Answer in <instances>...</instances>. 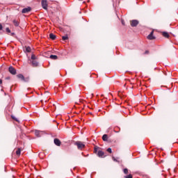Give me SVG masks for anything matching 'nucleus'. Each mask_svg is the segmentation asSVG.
I'll use <instances>...</instances> for the list:
<instances>
[{
  "label": "nucleus",
  "instance_id": "nucleus-6",
  "mask_svg": "<svg viewBox=\"0 0 178 178\" xmlns=\"http://www.w3.org/2000/svg\"><path fill=\"white\" fill-rule=\"evenodd\" d=\"M54 143L55 145H57V147H60V145L62 144L60 140L58 138H54Z\"/></svg>",
  "mask_w": 178,
  "mask_h": 178
},
{
  "label": "nucleus",
  "instance_id": "nucleus-17",
  "mask_svg": "<svg viewBox=\"0 0 178 178\" xmlns=\"http://www.w3.org/2000/svg\"><path fill=\"white\" fill-rule=\"evenodd\" d=\"M163 37H165V38H169L170 37L169 33H168V32H163Z\"/></svg>",
  "mask_w": 178,
  "mask_h": 178
},
{
  "label": "nucleus",
  "instance_id": "nucleus-30",
  "mask_svg": "<svg viewBox=\"0 0 178 178\" xmlns=\"http://www.w3.org/2000/svg\"><path fill=\"white\" fill-rule=\"evenodd\" d=\"M6 80H10V77L7 76V77L6 78Z\"/></svg>",
  "mask_w": 178,
  "mask_h": 178
},
{
  "label": "nucleus",
  "instance_id": "nucleus-35",
  "mask_svg": "<svg viewBox=\"0 0 178 178\" xmlns=\"http://www.w3.org/2000/svg\"><path fill=\"white\" fill-rule=\"evenodd\" d=\"M115 133H119V131H115Z\"/></svg>",
  "mask_w": 178,
  "mask_h": 178
},
{
  "label": "nucleus",
  "instance_id": "nucleus-33",
  "mask_svg": "<svg viewBox=\"0 0 178 178\" xmlns=\"http://www.w3.org/2000/svg\"><path fill=\"white\" fill-rule=\"evenodd\" d=\"M2 84V79H0V86Z\"/></svg>",
  "mask_w": 178,
  "mask_h": 178
},
{
  "label": "nucleus",
  "instance_id": "nucleus-20",
  "mask_svg": "<svg viewBox=\"0 0 178 178\" xmlns=\"http://www.w3.org/2000/svg\"><path fill=\"white\" fill-rule=\"evenodd\" d=\"M21 152H22V150L20 149V148H18L16 151V154L20 155Z\"/></svg>",
  "mask_w": 178,
  "mask_h": 178
},
{
  "label": "nucleus",
  "instance_id": "nucleus-32",
  "mask_svg": "<svg viewBox=\"0 0 178 178\" xmlns=\"http://www.w3.org/2000/svg\"><path fill=\"white\" fill-rule=\"evenodd\" d=\"M82 154V155H83V156H88V154H87L86 156V155H84V153H81Z\"/></svg>",
  "mask_w": 178,
  "mask_h": 178
},
{
  "label": "nucleus",
  "instance_id": "nucleus-23",
  "mask_svg": "<svg viewBox=\"0 0 178 178\" xmlns=\"http://www.w3.org/2000/svg\"><path fill=\"white\" fill-rule=\"evenodd\" d=\"M30 79L29 78H24V79L22 80V81H24L25 83L29 82Z\"/></svg>",
  "mask_w": 178,
  "mask_h": 178
},
{
  "label": "nucleus",
  "instance_id": "nucleus-11",
  "mask_svg": "<svg viewBox=\"0 0 178 178\" xmlns=\"http://www.w3.org/2000/svg\"><path fill=\"white\" fill-rule=\"evenodd\" d=\"M42 133V131H41L35 130V136H36V137H41V134Z\"/></svg>",
  "mask_w": 178,
  "mask_h": 178
},
{
  "label": "nucleus",
  "instance_id": "nucleus-5",
  "mask_svg": "<svg viewBox=\"0 0 178 178\" xmlns=\"http://www.w3.org/2000/svg\"><path fill=\"white\" fill-rule=\"evenodd\" d=\"M8 71L13 75L16 74V69H15V67H13L12 66L9 67Z\"/></svg>",
  "mask_w": 178,
  "mask_h": 178
},
{
  "label": "nucleus",
  "instance_id": "nucleus-9",
  "mask_svg": "<svg viewBox=\"0 0 178 178\" xmlns=\"http://www.w3.org/2000/svg\"><path fill=\"white\" fill-rule=\"evenodd\" d=\"M13 23L15 27H19V24H20V23L19 22V20L17 19L13 20Z\"/></svg>",
  "mask_w": 178,
  "mask_h": 178
},
{
  "label": "nucleus",
  "instance_id": "nucleus-26",
  "mask_svg": "<svg viewBox=\"0 0 178 178\" xmlns=\"http://www.w3.org/2000/svg\"><path fill=\"white\" fill-rule=\"evenodd\" d=\"M112 159H113V161H114V162H118L119 163V161H118V159L115 158V156H113Z\"/></svg>",
  "mask_w": 178,
  "mask_h": 178
},
{
  "label": "nucleus",
  "instance_id": "nucleus-31",
  "mask_svg": "<svg viewBox=\"0 0 178 178\" xmlns=\"http://www.w3.org/2000/svg\"><path fill=\"white\" fill-rule=\"evenodd\" d=\"M10 35H12L13 37L15 36V33H11Z\"/></svg>",
  "mask_w": 178,
  "mask_h": 178
},
{
  "label": "nucleus",
  "instance_id": "nucleus-22",
  "mask_svg": "<svg viewBox=\"0 0 178 178\" xmlns=\"http://www.w3.org/2000/svg\"><path fill=\"white\" fill-rule=\"evenodd\" d=\"M124 178H133V175L131 174H129L128 175L124 176Z\"/></svg>",
  "mask_w": 178,
  "mask_h": 178
},
{
  "label": "nucleus",
  "instance_id": "nucleus-16",
  "mask_svg": "<svg viewBox=\"0 0 178 178\" xmlns=\"http://www.w3.org/2000/svg\"><path fill=\"white\" fill-rule=\"evenodd\" d=\"M102 140L103 141H108V135L107 134L103 135Z\"/></svg>",
  "mask_w": 178,
  "mask_h": 178
},
{
  "label": "nucleus",
  "instance_id": "nucleus-10",
  "mask_svg": "<svg viewBox=\"0 0 178 178\" xmlns=\"http://www.w3.org/2000/svg\"><path fill=\"white\" fill-rule=\"evenodd\" d=\"M104 152H102V150H99L98 152H97V156L99 157V158H102L103 157V156L104 155Z\"/></svg>",
  "mask_w": 178,
  "mask_h": 178
},
{
  "label": "nucleus",
  "instance_id": "nucleus-13",
  "mask_svg": "<svg viewBox=\"0 0 178 178\" xmlns=\"http://www.w3.org/2000/svg\"><path fill=\"white\" fill-rule=\"evenodd\" d=\"M17 77L18 79H20V80H22V81H23V80H24V76H23V74H17Z\"/></svg>",
  "mask_w": 178,
  "mask_h": 178
},
{
  "label": "nucleus",
  "instance_id": "nucleus-3",
  "mask_svg": "<svg viewBox=\"0 0 178 178\" xmlns=\"http://www.w3.org/2000/svg\"><path fill=\"white\" fill-rule=\"evenodd\" d=\"M29 65H31L33 67H38V63L35 60H32L31 61H29Z\"/></svg>",
  "mask_w": 178,
  "mask_h": 178
},
{
  "label": "nucleus",
  "instance_id": "nucleus-8",
  "mask_svg": "<svg viewBox=\"0 0 178 178\" xmlns=\"http://www.w3.org/2000/svg\"><path fill=\"white\" fill-rule=\"evenodd\" d=\"M148 40H155V37L154 36V31H152L149 35L147 36Z\"/></svg>",
  "mask_w": 178,
  "mask_h": 178
},
{
  "label": "nucleus",
  "instance_id": "nucleus-24",
  "mask_svg": "<svg viewBox=\"0 0 178 178\" xmlns=\"http://www.w3.org/2000/svg\"><path fill=\"white\" fill-rule=\"evenodd\" d=\"M107 152H109V154H112V149L111 147H108L107 149Z\"/></svg>",
  "mask_w": 178,
  "mask_h": 178
},
{
  "label": "nucleus",
  "instance_id": "nucleus-19",
  "mask_svg": "<svg viewBox=\"0 0 178 178\" xmlns=\"http://www.w3.org/2000/svg\"><path fill=\"white\" fill-rule=\"evenodd\" d=\"M26 52H31V47H26Z\"/></svg>",
  "mask_w": 178,
  "mask_h": 178
},
{
  "label": "nucleus",
  "instance_id": "nucleus-28",
  "mask_svg": "<svg viewBox=\"0 0 178 178\" xmlns=\"http://www.w3.org/2000/svg\"><path fill=\"white\" fill-rule=\"evenodd\" d=\"M11 118H12V119H13L14 120H16V122H17V119L16 118H15V116L12 115Z\"/></svg>",
  "mask_w": 178,
  "mask_h": 178
},
{
  "label": "nucleus",
  "instance_id": "nucleus-21",
  "mask_svg": "<svg viewBox=\"0 0 178 178\" xmlns=\"http://www.w3.org/2000/svg\"><path fill=\"white\" fill-rule=\"evenodd\" d=\"M123 172H124V175H127L129 173V170L127 168H124L123 170Z\"/></svg>",
  "mask_w": 178,
  "mask_h": 178
},
{
  "label": "nucleus",
  "instance_id": "nucleus-15",
  "mask_svg": "<svg viewBox=\"0 0 178 178\" xmlns=\"http://www.w3.org/2000/svg\"><path fill=\"white\" fill-rule=\"evenodd\" d=\"M50 59H53V60H56V59H58V56H56V55H51L50 56Z\"/></svg>",
  "mask_w": 178,
  "mask_h": 178
},
{
  "label": "nucleus",
  "instance_id": "nucleus-4",
  "mask_svg": "<svg viewBox=\"0 0 178 178\" xmlns=\"http://www.w3.org/2000/svg\"><path fill=\"white\" fill-rule=\"evenodd\" d=\"M138 25V20L137 19H134L131 22V27H137Z\"/></svg>",
  "mask_w": 178,
  "mask_h": 178
},
{
  "label": "nucleus",
  "instance_id": "nucleus-18",
  "mask_svg": "<svg viewBox=\"0 0 178 178\" xmlns=\"http://www.w3.org/2000/svg\"><path fill=\"white\" fill-rule=\"evenodd\" d=\"M62 40L63 41H66L67 40H69V36H67V35H65L62 37Z\"/></svg>",
  "mask_w": 178,
  "mask_h": 178
},
{
  "label": "nucleus",
  "instance_id": "nucleus-25",
  "mask_svg": "<svg viewBox=\"0 0 178 178\" xmlns=\"http://www.w3.org/2000/svg\"><path fill=\"white\" fill-rule=\"evenodd\" d=\"M6 33H8V34H10V29L9 28H6Z\"/></svg>",
  "mask_w": 178,
  "mask_h": 178
},
{
  "label": "nucleus",
  "instance_id": "nucleus-27",
  "mask_svg": "<svg viewBox=\"0 0 178 178\" xmlns=\"http://www.w3.org/2000/svg\"><path fill=\"white\" fill-rule=\"evenodd\" d=\"M3 29V26H2V24L0 23V31H2Z\"/></svg>",
  "mask_w": 178,
  "mask_h": 178
},
{
  "label": "nucleus",
  "instance_id": "nucleus-34",
  "mask_svg": "<svg viewBox=\"0 0 178 178\" xmlns=\"http://www.w3.org/2000/svg\"><path fill=\"white\" fill-rule=\"evenodd\" d=\"M148 52H149L148 51H145V54H148Z\"/></svg>",
  "mask_w": 178,
  "mask_h": 178
},
{
  "label": "nucleus",
  "instance_id": "nucleus-7",
  "mask_svg": "<svg viewBox=\"0 0 178 178\" xmlns=\"http://www.w3.org/2000/svg\"><path fill=\"white\" fill-rule=\"evenodd\" d=\"M31 11V7L24 8L22 10V13H29Z\"/></svg>",
  "mask_w": 178,
  "mask_h": 178
},
{
  "label": "nucleus",
  "instance_id": "nucleus-1",
  "mask_svg": "<svg viewBox=\"0 0 178 178\" xmlns=\"http://www.w3.org/2000/svg\"><path fill=\"white\" fill-rule=\"evenodd\" d=\"M74 145H76L77 149H79V151H83V149L86 148V145H84L81 141L75 142Z\"/></svg>",
  "mask_w": 178,
  "mask_h": 178
},
{
  "label": "nucleus",
  "instance_id": "nucleus-29",
  "mask_svg": "<svg viewBox=\"0 0 178 178\" xmlns=\"http://www.w3.org/2000/svg\"><path fill=\"white\" fill-rule=\"evenodd\" d=\"M95 153L98 152V147H95Z\"/></svg>",
  "mask_w": 178,
  "mask_h": 178
},
{
  "label": "nucleus",
  "instance_id": "nucleus-14",
  "mask_svg": "<svg viewBox=\"0 0 178 178\" xmlns=\"http://www.w3.org/2000/svg\"><path fill=\"white\" fill-rule=\"evenodd\" d=\"M36 59H37V56H35L34 54H32L31 58L29 59V61L35 60Z\"/></svg>",
  "mask_w": 178,
  "mask_h": 178
},
{
  "label": "nucleus",
  "instance_id": "nucleus-2",
  "mask_svg": "<svg viewBox=\"0 0 178 178\" xmlns=\"http://www.w3.org/2000/svg\"><path fill=\"white\" fill-rule=\"evenodd\" d=\"M41 5L44 10H48V1L47 0H42Z\"/></svg>",
  "mask_w": 178,
  "mask_h": 178
},
{
  "label": "nucleus",
  "instance_id": "nucleus-36",
  "mask_svg": "<svg viewBox=\"0 0 178 178\" xmlns=\"http://www.w3.org/2000/svg\"><path fill=\"white\" fill-rule=\"evenodd\" d=\"M122 24H124V22H123V21H122Z\"/></svg>",
  "mask_w": 178,
  "mask_h": 178
},
{
  "label": "nucleus",
  "instance_id": "nucleus-12",
  "mask_svg": "<svg viewBox=\"0 0 178 178\" xmlns=\"http://www.w3.org/2000/svg\"><path fill=\"white\" fill-rule=\"evenodd\" d=\"M49 38L51 40H56V35L54 33H50L49 34Z\"/></svg>",
  "mask_w": 178,
  "mask_h": 178
}]
</instances>
